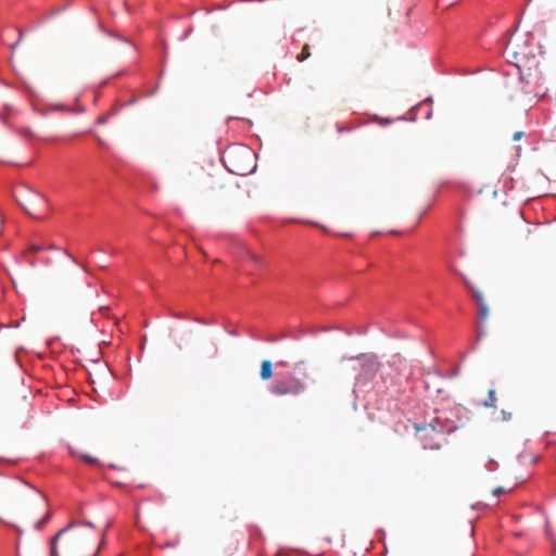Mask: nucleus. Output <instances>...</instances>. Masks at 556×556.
Here are the masks:
<instances>
[{
	"label": "nucleus",
	"instance_id": "7ed1b4c3",
	"mask_svg": "<svg viewBox=\"0 0 556 556\" xmlns=\"http://www.w3.org/2000/svg\"><path fill=\"white\" fill-rule=\"evenodd\" d=\"M20 205L31 217L43 219L49 215L50 204L47 197L36 190H27L20 200Z\"/></svg>",
	"mask_w": 556,
	"mask_h": 556
},
{
	"label": "nucleus",
	"instance_id": "4be33fe9",
	"mask_svg": "<svg viewBox=\"0 0 556 556\" xmlns=\"http://www.w3.org/2000/svg\"><path fill=\"white\" fill-rule=\"evenodd\" d=\"M98 142L99 144L104 146V141L101 138H98Z\"/></svg>",
	"mask_w": 556,
	"mask_h": 556
},
{
	"label": "nucleus",
	"instance_id": "f257e3e1",
	"mask_svg": "<svg viewBox=\"0 0 556 556\" xmlns=\"http://www.w3.org/2000/svg\"><path fill=\"white\" fill-rule=\"evenodd\" d=\"M5 497H13L20 503L21 515L26 519H31L34 510H43L42 518L34 522V528L40 530L49 520L51 514L46 508L43 496L36 490H29L24 493L13 486L5 479L0 478V504Z\"/></svg>",
	"mask_w": 556,
	"mask_h": 556
},
{
	"label": "nucleus",
	"instance_id": "0eeeda50",
	"mask_svg": "<svg viewBox=\"0 0 556 556\" xmlns=\"http://www.w3.org/2000/svg\"><path fill=\"white\" fill-rule=\"evenodd\" d=\"M260 377L264 381H267L273 377V364L270 361L266 359L262 362Z\"/></svg>",
	"mask_w": 556,
	"mask_h": 556
},
{
	"label": "nucleus",
	"instance_id": "b1692460",
	"mask_svg": "<svg viewBox=\"0 0 556 556\" xmlns=\"http://www.w3.org/2000/svg\"><path fill=\"white\" fill-rule=\"evenodd\" d=\"M217 353V348L214 346V355Z\"/></svg>",
	"mask_w": 556,
	"mask_h": 556
},
{
	"label": "nucleus",
	"instance_id": "6e6552de",
	"mask_svg": "<svg viewBox=\"0 0 556 556\" xmlns=\"http://www.w3.org/2000/svg\"><path fill=\"white\" fill-rule=\"evenodd\" d=\"M379 364L375 357H367L366 363L364 364V368L368 369L372 374L378 370Z\"/></svg>",
	"mask_w": 556,
	"mask_h": 556
},
{
	"label": "nucleus",
	"instance_id": "2eb2a0df",
	"mask_svg": "<svg viewBox=\"0 0 556 556\" xmlns=\"http://www.w3.org/2000/svg\"><path fill=\"white\" fill-rule=\"evenodd\" d=\"M504 492H505V489L502 486H497L496 489L493 490V494L495 496H498V495L503 494Z\"/></svg>",
	"mask_w": 556,
	"mask_h": 556
},
{
	"label": "nucleus",
	"instance_id": "4468645a",
	"mask_svg": "<svg viewBox=\"0 0 556 556\" xmlns=\"http://www.w3.org/2000/svg\"><path fill=\"white\" fill-rule=\"evenodd\" d=\"M523 136H525V132L519 130V131H516V132L514 134L513 139H514L515 141H518V140H520Z\"/></svg>",
	"mask_w": 556,
	"mask_h": 556
},
{
	"label": "nucleus",
	"instance_id": "39448f33",
	"mask_svg": "<svg viewBox=\"0 0 556 556\" xmlns=\"http://www.w3.org/2000/svg\"><path fill=\"white\" fill-rule=\"evenodd\" d=\"M462 278H463L464 283L471 291V293L476 300V303H477L478 309H479L480 319H482V320L486 319L489 317V307L483 299L482 293L479 290L475 289L465 277H462Z\"/></svg>",
	"mask_w": 556,
	"mask_h": 556
},
{
	"label": "nucleus",
	"instance_id": "f03ea898",
	"mask_svg": "<svg viewBox=\"0 0 556 556\" xmlns=\"http://www.w3.org/2000/svg\"><path fill=\"white\" fill-rule=\"evenodd\" d=\"M92 530L93 525L91 522H85L80 526L71 523L67 527L61 529L51 540V556H60L56 548V542L62 535L68 534L66 539V547L67 549H71L75 545H86L92 536Z\"/></svg>",
	"mask_w": 556,
	"mask_h": 556
},
{
	"label": "nucleus",
	"instance_id": "20e7f679",
	"mask_svg": "<svg viewBox=\"0 0 556 556\" xmlns=\"http://www.w3.org/2000/svg\"><path fill=\"white\" fill-rule=\"evenodd\" d=\"M305 389V384L302 380L287 376L283 378L276 379L270 387V392L275 396L292 395L296 396L301 394Z\"/></svg>",
	"mask_w": 556,
	"mask_h": 556
},
{
	"label": "nucleus",
	"instance_id": "aec40b11",
	"mask_svg": "<svg viewBox=\"0 0 556 556\" xmlns=\"http://www.w3.org/2000/svg\"><path fill=\"white\" fill-rule=\"evenodd\" d=\"M430 426H431L432 430H434V431H439V432L443 431L442 428L438 429L432 422L430 424Z\"/></svg>",
	"mask_w": 556,
	"mask_h": 556
},
{
	"label": "nucleus",
	"instance_id": "dca6fc26",
	"mask_svg": "<svg viewBox=\"0 0 556 556\" xmlns=\"http://www.w3.org/2000/svg\"><path fill=\"white\" fill-rule=\"evenodd\" d=\"M242 153H243V156H245L247 159H251V156H252L251 151H249V150H247V149H244V150L242 151Z\"/></svg>",
	"mask_w": 556,
	"mask_h": 556
},
{
	"label": "nucleus",
	"instance_id": "9d476101",
	"mask_svg": "<svg viewBox=\"0 0 556 556\" xmlns=\"http://www.w3.org/2000/svg\"><path fill=\"white\" fill-rule=\"evenodd\" d=\"M311 56V51H309V45L308 43H305L302 48V51L296 55V60L299 62H304L305 60H307L308 58Z\"/></svg>",
	"mask_w": 556,
	"mask_h": 556
},
{
	"label": "nucleus",
	"instance_id": "1a4fd4ad",
	"mask_svg": "<svg viewBox=\"0 0 556 556\" xmlns=\"http://www.w3.org/2000/svg\"><path fill=\"white\" fill-rule=\"evenodd\" d=\"M483 405L490 408H494L496 406V397L494 390H489L488 399L484 401Z\"/></svg>",
	"mask_w": 556,
	"mask_h": 556
},
{
	"label": "nucleus",
	"instance_id": "9b49d317",
	"mask_svg": "<svg viewBox=\"0 0 556 556\" xmlns=\"http://www.w3.org/2000/svg\"><path fill=\"white\" fill-rule=\"evenodd\" d=\"M80 458H81L84 462H86V463H88V464H90V465H98V464H99V460H98L96 457L90 456V455H87V454H81V455H80Z\"/></svg>",
	"mask_w": 556,
	"mask_h": 556
},
{
	"label": "nucleus",
	"instance_id": "5701e85b",
	"mask_svg": "<svg viewBox=\"0 0 556 556\" xmlns=\"http://www.w3.org/2000/svg\"><path fill=\"white\" fill-rule=\"evenodd\" d=\"M102 545H103V541L101 542L100 546L97 548L96 554H98L100 552V548H101Z\"/></svg>",
	"mask_w": 556,
	"mask_h": 556
},
{
	"label": "nucleus",
	"instance_id": "423d86ee",
	"mask_svg": "<svg viewBox=\"0 0 556 556\" xmlns=\"http://www.w3.org/2000/svg\"><path fill=\"white\" fill-rule=\"evenodd\" d=\"M189 178L195 184H206L211 175L204 170L203 166L193 164L188 169Z\"/></svg>",
	"mask_w": 556,
	"mask_h": 556
},
{
	"label": "nucleus",
	"instance_id": "ddd939ff",
	"mask_svg": "<svg viewBox=\"0 0 556 556\" xmlns=\"http://www.w3.org/2000/svg\"><path fill=\"white\" fill-rule=\"evenodd\" d=\"M501 415H502V417H503V420L508 421V420H510V419H511V413H509V412H506V410H504V409H503V410L501 412Z\"/></svg>",
	"mask_w": 556,
	"mask_h": 556
},
{
	"label": "nucleus",
	"instance_id": "f3484780",
	"mask_svg": "<svg viewBox=\"0 0 556 556\" xmlns=\"http://www.w3.org/2000/svg\"><path fill=\"white\" fill-rule=\"evenodd\" d=\"M21 40H22V33H20V38H18V40H17L15 43H13V45L11 46V49H12V50H14V49H15V47L21 42Z\"/></svg>",
	"mask_w": 556,
	"mask_h": 556
},
{
	"label": "nucleus",
	"instance_id": "a211bd4d",
	"mask_svg": "<svg viewBox=\"0 0 556 556\" xmlns=\"http://www.w3.org/2000/svg\"><path fill=\"white\" fill-rule=\"evenodd\" d=\"M31 250H33L34 252H38V251H41V247H39V245H33V247H31Z\"/></svg>",
	"mask_w": 556,
	"mask_h": 556
},
{
	"label": "nucleus",
	"instance_id": "f8f14e48",
	"mask_svg": "<svg viewBox=\"0 0 556 556\" xmlns=\"http://www.w3.org/2000/svg\"><path fill=\"white\" fill-rule=\"evenodd\" d=\"M230 170H231L232 173L238 174V175H244V174H245V173H244L245 168H242V167H240V166H237L236 164H233V167H232V168H230Z\"/></svg>",
	"mask_w": 556,
	"mask_h": 556
},
{
	"label": "nucleus",
	"instance_id": "6ab92c4d",
	"mask_svg": "<svg viewBox=\"0 0 556 556\" xmlns=\"http://www.w3.org/2000/svg\"><path fill=\"white\" fill-rule=\"evenodd\" d=\"M227 157L229 159L230 162H232V159H233V152L230 151L227 153Z\"/></svg>",
	"mask_w": 556,
	"mask_h": 556
},
{
	"label": "nucleus",
	"instance_id": "412c9836",
	"mask_svg": "<svg viewBox=\"0 0 556 556\" xmlns=\"http://www.w3.org/2000/svg\"><path fill=\"white\" fill-rule=\"evenodd\" d=\"M104 122H105V118H104V117H99V118H98V123H99V124H103Z\"/></svg>",
	"mask_w": 556,
	"mask_h": 556
}]
</instances>
